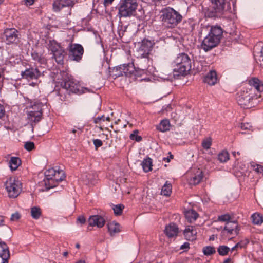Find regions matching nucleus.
<instances>
[{
  "label": "nucleus",
  "instance_id": "obj_36",
  "mask_svg": "<svg viewBox=\"0 0 263 263\" xmlns=\"http://www.w3.org/2000/svg\"><path fill=\"white\" fill-rule=\"evenodd\" d=\"M66 1H54L53 4V9L55 11H59L62 8L65 6Z\"/></svg>",
  "mask_w": 263,
  "mask_h": 263
},
{
  "label": "nucleus",
  "instance_id": "obj_53",
  "mask_svg": "<svg viewBox=\"0 0 263 263\" xmlns=\"http://www.w3.org/2000/svg\"><path fill=\"white\" fill-rule=\"evenodd\" d=\"M34 1H24V4L27 6H31L33 5Z\"/></svg>",
  "mask_w": 263,
  "mask_h": 263
},
{
  "label": "nucleus",
  "instance_id": "obj_14",
  "mask_svg": "<svg viewBox=\"0 0 263 263\" xmlns=\"http://www.w3.org/2000/svg\"><path fill=\"white\" fill-rule=\"evenodd\" d=\"M210 3L209 6L205 8V10L211 13V16H213L215 13L221 12L224 10V1H210Z\"/></svg>",
  "mask_w": 263,
  "mask_h": 263
},
{
  "label": "nucleus",
  "instance_id": "obj_12",
  "mask_svg": "<svg viewBox=\"0 0 263 263\" xmlns=\"http://www.w3.org/2000/svg\"><path fill=\"white\" fill-rule=\"evenodd\" d=\"M139 47L137 49L138 58H146L151 51L153 43L149 40L144 39L141 43H138Z\"/></svg>",
  "mask_w": 263,
  "mask_h": 263
},
{
  "label": "nucleus",
  "instance_id": "obj_49",
  "mask_svg": "<svg viewBox=\"0 0 263 263\" xmlns=\"http://www.w3.org/2000/svg\"><path fill=\"white\" fill-rule=\"evenodd\" d=\"M93 144L96 148L99 147L102 145V142L100 139H95L93 140Z\"/></svg>",
  "mask_w": 263,
  "mask_h": 263
},
{
  "label": "nucleus",
  "instance_id": "obj_60",
  "mask_svg": "<svg viewBox=\"0 0 263 263\" xmlns=\"http://www.w3.org/2000/svg\"><path fill=\"white\" fill-rule=\"evenodd\" d=\"M260 53H261V57L262 58V60H263V48H262Z\"/></svg>",
  "mask_w": 263,
  "mask_h": 263
},
{
  "label": "nucleus",
  "instance_id": "obj_40",
  "mask_svg": "<svg viewBox=\"0 0 263 263\" xmlns=\"http://www.w3.org/2000/svg\"><path fill=\"white\" fill-rule=\"evenodd\" d=\"M124 209V205L122 204H118L114 205L112 209L114 213L116 215H120L122 214L123 210Z\"/></svg>",
  "mask_w": 263,
  "mask_h": 263
},
{
  "label": "nucleus",
  "instance_id": "obj_46",
  "mask_svg": "<svg viewBox=\"0 0 263 263\" xmlns=\"http://www.w3.org/2000/svg\"><path fill=\"white\" fill-rule=\"evenodd\" d=\"M249 241L248 240H245L243 241H241L240 242L237 243L236 244V247L239 248H242L243 247H245L247 244L248 243Z\"/></svg>",
  "mask_w": 263,
  "mask_h": 263
},
{
  "label": "nucleus",
  "instance_id": "obj_37",
  "mask_svg": "<svg viewBox=\"0 0 263 263\" xmlns=\"http://www.w3.org/2000/svg\"><path fill=\"white\" fill-rule=\"evenodd\" d=\"M230 251V249L226 246H220L217 249L219 254L221 256L226 255Z\"/></svg>",
  "mask_w": 263,
  "mask_h": 263
},
{
  "label": "nucleus",
  "instance_id": "obj_4",
  "mask_svg": "<svg viewBox=\"0 0 263 263\" xmlns=\"http://www.w3.org/2000/svg\"><path fill=\"white\" fill-rule=\"evenodd\" d=\"M162 20L166 26L173 28L178 24L182 17L177 11L171 8H167L162 11Z\"/></svg>",
  "mask_w": 263,
  "mask_h": 263
},
{
  "label": "nucleus",
  "instance_id": "obj_39",
  "mask_svg": "<svg viewBox=\"0 0 263 263\" xmlns=\"http://www.w3.org/2000/svg\"><path fill=\"white\" fill-rule=\"evenodd\" d=\"M212 145V139L211 138H206L203 140L202 142V147L208 150L210 148Z\"/></svg>",
  "mask_w": 263,
  "mask_h": 263
},
{
  "label": "nucleus",
  "instance_id": "obj_41",
  "mask_svg": "<svg viewBox=\"0 0 263 263\" xmlns=\"http://www.w3.org/2000/svg\"><path fill=\"white\" fill-rule=\"evenodd\" d=\"M138 131L135 130L130 135V138L133 140H135L137 142H139L142 140V137L138 135Z\"/></svg>",
  "mask_w": 263,
  "mask_h": 263
},
{
  "label": "nucleus",
  "instance_id": "obj_51",
  "mask_svg": "<svg viewBox=\"0 0 263 263\" xmlns=\"http://www.w3.org/2000/svg\"><path fill=\"white\" fill-rule=\"evenodd\" d=\"M190 245L188 242H185L183 245H181L180 247L181 249H187L190 248Z\"/></svg>",
  "mask_w": 263,
  "mask_h": 263
},
{
  "label": "nucleus",
  "instance_id": "obj_42",
  "mask_svg": "<svg viewBox=\"0 0 263 263\" xmlns=\"http://www.w3.org/2000/svg\"><path fill=\"white\" fill-rule=\"evenodd\" d=\"M31 56L34 60L37 61L40 63H43L45 62V59L42 58L37 53L34 52L32 53Z\"/></svg>",
  "mask_w": 263,
  "mask_h": 263
},
{
  "label": "nucleus",
  "instance_id": "obj_5",
  "mask_svg": "<svg viewBox=\"0 0 263 263\" xmlns=\"http://www.w3.org/2000/svg\"><path fill=\"white\" fill-rule=\"evenodd\" d=\"M5 189L10 198H16L22 190L21 181L15 177L8 178L5 183Z\"/></svg>",
  "mask_w": 263,
  "mask_h": 263
},
{
  "label": "nucleus",
  "instance_id": "obj_6",
  "mask_svg": "<svg viewBox=\"0 0 263 263\" xmlns=\"http://www.w3.org/2000/svg\"><path fill=\"white\" fill-rule=\"evenodd\" d=\"M61 74L63 81V84L62 85L65 89L73 93H81V87L77 81L66 72L63 71L61 72Z\"/></svg>",
  "mask_w": 263,
  "mask_h": 263
},
{
  "label": "nucleus",
  "instance_id": "obj_16",
  "mask_svg": "<svg viewBox=\"0 0 263 263\" xmlns=\"http://www.w3.org/2000/svg\"><path fill=\"white\" fill-rule=\"evenodd\" d=\"M203 179V173L202 170L197 168H193L191 170V176L189 179V183L191 185H197Z\"/></svg>",
  "mask_w": 263,
  "mask_h": 263
},
{
  "label": "nucleus",
  "instance_id": "obj_59",
  "mask_svg": "<svg viewBox=\"0 0 263 263\" xmlns=\"http://www.w3.org/2000/svg\"><path fill=\"white\" fill-rule=\"evenodd\" d=\"M8 259H2V263H8Z\"/></svg>",
  "mask_w": 263,
  "mask_h": 263
},
{
  "label": "nucleus",
  "instance_id": "obj_10",
  "mask_svg": "<svg viewBox=\"0 0 263 263\" xmlns=\"http://www.w3.org/2000/svg\"><path fill=\"white\" fill-rule=\"evenodd\" d=\"M138 4L136 1H124L119 10L120 17H127L133 14L137 9Z\"/></svg>",
  "mask_w": 263,
  "mask_h": 263
},
{
  "label": "nucleus",
  "instance_id": "obj_23",
  "mask_svg": "<svg viewBox=\"0 0 263 263\" xmlns=\"http://www.w3.org/2000/svg\"><path fill=\"white\" fill-rule=\"evenodd\" d=\"M165 233L168 237L176 236L178 233V228L174 223H171L165 227Z\"/></svg>",
  "mask_w": 263,
  "mask_h": 263
},
{
  "label": "nucleus",
  "instance_id": "obj_62",
  "mask_svg": "<svg viewBox=\"0 0 263 263\" xmlns=\"http://www.w3.org/2000/svg\"><path fill=\"white\" fill-rule=\"evenodd\" d=\"M77 132H78V131H77V129H73V130H72V132L73 134H75V133H77Z\"/></svg>",
  "mask_w": 263,
  "mask_h": 263
},
{
  "label": "nucleus",
  "instance_id": "obj_11",
  "mask_svg": "<svg viewBox=\"0 0 263 263\" xmlns=\"http://www.w3.org/2000/svg\"><path fill=\"white\" fill-rule=\"evenodd\" d=\"M68 57L72 61L78 62L82 59L84 52L83 47L78 44H70L68 46Z\"/></svg>",
  "mask_w": 263,
  "mask_h": 263
},
{
  "label": "nucleus",
  "instance_id": "obj_45",
  "mask_svg": "<svg viewBox=\"0 0 263 263\" xmlns=\"http://www.w3.org/2000/svg\"><path fill=\"white\" fill-rule=\"evenodd\" d=\"M24 147L26 150L30 151L34 148V144L33 142H27L25 143Z\"/></svg>",
  "mask_w": 263,
  "mask_h": 263
},
{
  "label": "nucleus",
  "instance_id": "obj_29",
  "mask_svg": "<svg viewBox=\"0 0 263 263\" xmlns=\"http://www.w3.org/2000/svg\"><path fill=\"white\" fill-rule=\"evenodd\" d=\"M108 230L110 234L112 235L115 233L120 232V224L115 222H111L108 224Z\"/></svg>",
  "mask_w": 263,
  "mask_h": 263
},
{
  "label": "nucleus",
  "instance_id": "obj_9",
  "mask_svg": "<svg viewBox=\"0 0 263 263\" xmlns=\"http://www.w3.org/2000/svg\"><path fill=\"white\" fill-rule=\"evenodd\" d=\"M19 36V32L16 29L6 28L2 35V39L7 44H17L20 41Z\"/></svg>",
  "mask_w": 263,
  "mask_h": 263
},
{
  "label": "nucleus",
  "instance_id": "obj_22",
  "mask_svg": "<svg viewBox=\"0 0 263 263\" xmlns=\"http://www.w3.org/2000/svg\"><path fill=\"white\" fill-rule=\"evenodd\" d=\"M224 230L230 234L237 235L239 232L238 224L234 221H228L226 223Z\"/></svg>",
  "mask_w": 263,
  "mask_h": 263
},
{
  "label": "nucleus",
  "instance_id": "obj_15",
  "mask_svg": "<svg viewBox=\"0 0 263 263\" xmlns=\"http://www.w3.org/2000/svg\"><path fill=\"white\" fill-rule=\"evenodd\" d=\"M57 170V169L55 168H51L45 172V178L41 183L45 185L46 190L54 187V184L53 182V178Z\"/></svg>",
  "mask_w": 263,
  "mask_h": 263
},
{
  "label": "nucleus",
  "instance_id": "obj_17",
  "mask_svg": "<svg viewBox=\"0 0 263 263\" xmlns=\"http://www.w3.org/2000/svg\"><path fill=\"white\" fill-rule=\"evenodd\" d=\"M197 232L195 226H187L184 230L183 234L186 239L193 241L196 239Z\"/></svg>",
  "mask_w": 263,
  "mask_h": 263
},
{
  "label": "nucleus",
  "instance_id": "obj_25",
  "mask_svg": "<svg viewBox=\"0 0 263 263\" xmlns=\"http://www.w3.org/2000/svg\"><path fill=\"white\" fill-rule=\"evenodd\" d=\"M0 257L2 259H9L10 257L9 248L5 242L0 245Z\"/></svg>",
  "mask_w": 263,
  "mask_h": 263
},
{
  "label": "nucleus",
  "instance_id": "obj_55",
  "mask_svg": "<svg viewBox=\"0 0 263 263\" xmlns=\"http://www.w3.org/2000/svg\"><path fill=\"white\" fill-rule=\"evenodd\" d=\"M4 219L3 217L0 216V226H3L4 224Z\"/></svg>",
  "mask_w": 263,
  "mask_h": 263
},
{
  "label": "nucleus",
  "instance_id": "obj_2",
  "mask_svg": "<svg viewBox=\"0 0 263 263\" xmlns=\"http://www.w3.org/2000/svg\"><path fill=\"white\" fill-rule=\"evenodd\" d=\"M192 60L185 53L179 54L172 62V66L174 68V72H177L175 75H186L191 69Z\"/></svg>",
  "mask_w": 263,
  "mask_h": 263
},
{
  "label": "nucleus",
  "instance_id": "obj_24",
  "mask_svg": "<svg viewBox=\"0 0 263 263\" xmlns=\"http://www.w3.org/2000/svg\"><path fill=\"white\" fill-rule=\"evenodd\" d=\"M250 86H253L258 92L263 91V83L258 79L253 78L249 81Z\"/></svg>",
  "mask_w": 263,
  "mask_h": 263
},
{
  "label": "nucleus",
  "instance_id": "obj_7",
  "mask_svg": "<svg viewBox=\"0 0 263 263\" xmlns=\"http://www.w3.org/2000/svg\"><path fill=\"white\" fill-rule=\"evenodd\" d=\"M43 103L35 101L31 105L30 110L27 111V119L30 122H37L41 120L42 116Z\"/></svg>",
  "mask_w": 263,
  "mask_h": 263
},
{
  "label": "nucleus",
  "instance_id": "obj_56",
  "mask_svg": "<svg viewBox=\"0 0 263 263\" xmlns=\"http://www.w3.org/2000/svg\"><path fill=\"white\" fill-rule=\"evenodd\" d=\"M112 1H104V5L105 6H106V5H107L109 4H111L112 3Z\"/></svg>",
  "mask_w": 263,
  "mask_h": 263
},
{
  "label": "nucleus",
  "instance_id": "obj_30",
  "mask_svg": "<svg viewBox=\"0 0 263 263\" xmlns=\"http://www.w3.org/2000/svg\"><path fill=\"white\" fill-rule=\"evenodd\" d=\"M141 165L145 172L151 171L152 170V159L149 158L144 159Z\"/></svg>",
  "mask_w": 263,
  "mask_h": 263
},
{
  "label": "nucleus",
  "instance_id": "obj_50",
  "mask_svg": "<svg viewBox=\"0 0 263 263\" xmlns=\"http://www.w3.org/2000/svg\"><path fill=\"white\" fill-rule=\"evenodd\" d=\"M77 221L80 222L82 224H83L85 223V222L86 221V219L84 216H81L78 218Z\"/></svg>",
  "mask_w": 263,
  "mask_h": 263
},
{
  "label": "nucleus",
  "instance_id": "obj_20",
  "mask_svg": "<svg viewBox=\"0 0 263 263\" xmlns=\"http://www.w3.org/2000/svg\"><path fill=\"white\" fill-rule=\"evenodd\" d=\"M218 81L217 73L214 70H210L204 78V82L210 86L215 85Z\"/></svg>",
  "mask_w": 263,
  "mask_h": 263
},
{
  "label": "nucleus",
  "instance_id": "obj_34",
  "mask_svg": "<svg viewBox=\"0 0 263 263\" xmlns=\"http://www.w3.org/2000/svg\"><path fill=\"white\" fill-rule=\"evenodd\" d=\"M42 214L41 209L36 206L32 207L31 209V215L33 218L37 219L40 218Z\"/></svg>",
  "mask_w": 263,
  "mask_h": 263
},
{
  "label": "nucleus",
  "instance_id": "obj_32",
  "mask_svg": "<svg viewBox=\"0 0 263 263\" xmlns=\"http://www.w3.org/2000/svg\"><path fill=\"white\" fill-rule=\"evenodd\" d=\"M172 192V185L166 181L165 184L162 186L161 194L165 196L170 195Z\"/></svg>",
  "mask_w": 263,
  "mask_h": 263
},
{
  "label": "nucleus",
  "instance_id": "obj_61",
  "mask_svg": "<svg viewBox=\"0 0 263 263\" xmlns=\"http://www.w3.org/2000/svg\"><path fill=\"white\" fill-rule=\"evenodd\" d=\"M67 255H68V252H64V253H63V255H64V256L66 257V256H67Z\"/></svg>",
  "mask_w": 263,
  "mask_h": 263
},
{
  "label": "nucleus",
  "instance_id": "obj_21",
  "mask_svg": "<svg viewBox=\"0 0 263 263\" xmlns=\"http://www.w3.org/2000/svg\"><path fill=\"white\" fill-rule=\"evenodd\" d=\"M110 122V118L109 117H105L102 116L98 117L94 119V122L97 125V127H99L101 130L104 129H107V126L108 125V122Z\"/></svg>",
  "mask_w": 263,
  "mask_h": 263
},
{
  "label": "nucleus",
  "instance_id": "obj_33",
  "mask_svg": "<svg viewBox=\"0 0 263 263\" xmlns=\"http://www.w3.org/2000/svg\"><path fill=\"white\" fill-rule=\"evenodd\" d=\"M252 222L255 224L259 225L263 222V217L258 213H254L252 216Z\"/></svg>",
  "mask_w": 263,
  "mask_h": 263
},
{
  "label": "nucleus",
  "instance_id": "obj_47",
  "mask_svg": "<svg viewBox=\"0 0 263 263\" xmlns=\"http://www.w3.org/2000/svg\"><path fill=\"white\" fill-rule=\"evenodd\" d=\"M254 170L258 173H261L263 172V167L260 165L256 164L253 166Z\"/></svg>",
  "mask_w": 263,
  "mask_h": 263
},
{
  "label": "nucleus",
  "instance_id": "obj_48",
  "mask_svg": "<svg viewBox=\"0 0 263 263\" xmlns=\"http://www.w3.org/2000/svg\"><path fill=\"white\" fill-rule=\"evenodd\" d=\"M20 218V215L18 212H16L11 215L10 220L11 221H16Z\"/></svg>",
  "mask_w": 263,
  "mask_h": 263
},
{
  "label": "nucleus",
  "instance_id": "obj_38",
  "mask_svg": "<svg viewBox=\"0 0 263 263\" xmlns=\"http://www.w3.org/2000/svg\"><path fill=\"white\" fill-rule=\"evenodd\" d=\"M203 252L205 255H210L216 252L215 249L212 246H206L203 248Z\"/></svg>",
  "mask_w": 263,
  "mask_h": 263
},
{
  "label": "nucleus",
  "instance_id": "obj_13",
  "mask_svg": "<svg viewBox=\"0 0 263 263\" xmlns=\"http://www.w3.org/2000/svg\"><path fill=\"white\" fill-rule=\"evenodd\" d=\"M117 69L120 72L119 74V76L132 77L133 75L137 76V71L132 63L121 65L117 67Z\"/></svg>",
  "mask_w": 263,
  "mask_h": 263
},
{
  "label": "nucleus",
  "instance_id": "obj_27",
  "mask_svg": "<svg viewBox=\"0 0 263 263\" xmlns=\"http://www.w3.org/2000/svg\"><path fill=\"white\" fill-rule=\"evenodd\" d=\"M184 214L186 219L190 223L195 221L198 217L197 213L192 209L185 211Z\"/></svg>",
  "mask_w": 263,
  "mask_h": 263
},
{
  "label": "nucleus",
  "instance_id": "obj_58",
  "mask_svg": "<svg viewBox=\"0 0 263 263\" xmlns=\"http://www.w3.org/2000/svg\"><path fill=\"white\" fill-rule=\"evenodd\" d=\"M237 249H238V248H237V247H236V246L235 245L234 247H233L231 249V251L232 252V251H234L236 250H237Z\"/></svg>",
  "mask_w": 263,
  "mask_h": 263
},
{
  "label": "nucleus",
  "instance_id": "obj_3",
  "mask_svg": "<svg viewBox=\"0 0 263 263\" xmlns=\"http://www.w3.org/2000/svg\"><path fill=\"white\" fill-rule=\"evenodd\" d=\"M257 97L252 89L241 90L237 95L236 100L238 104L242 107L251 108L257 103Z\"/></svg>",
  "mask_w": 263,
  "mask_h": 263
},
{
  "label": "nucleus",
  "instance_id": "obj_28",
  "mask_svg": "<svg viewBox=\"0 0 263 263\" xmlns=\"http://www.w3.org/2000/svg\"><path fill=\"white\" fill-rule=\"evenodd\" d=\"M65 174L63 171L57 169L54 176L53 178V182L54 184V187L56 186L58 182L63 180L65 178Z\"/></svg>",
  "mask_w": 263,
  "mask_h": 263
},
{
  "label": "nucleus",
  "instance_id": "obj_63",
  "mask_svg": "<svg viewBox=\"0 0 263 263\" xmlns=\"http://www.w3.org/2000/svg\"><path fill=\"white\" fill-rule=\"evenodd\" d=\"M164 160H167V162H169L170 161V159L168 158H164L163 159Z\"/></svg>",
  "mask_w": 263,
  "mask_h": 263
},
{
  "label": "nucleus",
  "instance_id": "obj_18",
  "mask_svg": "<svg viewBox=\"0 0 263 263\" xmlns=\"http://www.w3.org/2000/svg\"><path fill=\"white\" fill-rule=\"evenodd\" d=\"M22 75L27 79H37L41 75V72L37 68H31L22 72Z\"/></svg>",
  "mask_w": 263,
  "mask_h": 263
},
{
  "label": "nucleus",
  "instance_id": "obj_8",
  "mask_svg": "<svg viewBox=\"0 0 263 263\" xmlns=\"http://www.w3.org/2000/svg\"><path fill=\"white\" fill-rule=\"evenodd\" d=\"M49 49L52 52L55 61L59 64H63L66 52L60 44L55 41H50L48 44Z\"/></svg>",
  "mask_w": 263,
  "mask_h": 263
},
{
  "label": "nucleus",
  "instance_id": "obj_43",
  "mask_svg": "<svg viewBox=\"0 0 263 263\" xmlns=\"http://www.w3.org/2000/svg\"><path fill=\"white\" fill-rule=\"evenodd\" d=\"M90 174H85L82 176V179L86 183H93L92 178L90 177Z\"/></svg>",
  "mask_w": 263,
  "mask_h": 263
},
{
  "label": "nucleus",
  "instance_id": "obj_57",
  "mask_svg": "<svg viewBox=\"0 0 263 263\" xmlns=\"http://www.w3.org/2000/svg\"><path fill=\"white\" fill-rule=\"evenodd\" d=\"M231 260L230 258H228L224 261L223 263H229L231 262Z\"/></svg>",
  "mask_w": 263,
  "mask_h": 263
},
{
  "label": "nucleus",
  "instance_id": "obj_54",
  "mask_svg": "<svg viewBox=\"0 0 263 263\" xmlns=\"http://www.w3.org/2000/svg\"><path fill=\"white\" fill-rule=\"evenodd\" d=\"M249 126V124H242L241 125V128L242 129H247L248 128V127Z\"/></svg>",
  "mask_w": 263,
  "mask_h": 263
},
{
  "label": "nucleus",
  "instance_id": "obj_35",
  "mask_svg": "<svg viewBox=\"0 0 263 263\" xmlns=\"http://www.w3.org/2000/svg\"><path fill=\"white\" fill-rule=\"evenodd\" d=\"M218 159L220 162H226L229 159V154L227 151H222L219 153Z\"/></svg>",
  "mask_w": 263,
  "mask_h": 263
},
{
  "label": "nucleus",
  "instance_id": "obj_64",
  "mask_svg": "<svg viewBox=\"0 0 263 263\" xmlns=\"http://www.w3.org/2000/svg\"><path fill=\"white\" fill-rule=\"evenodd\" d=\"M77 263H85V262L84 261L80 260L78 262H77Z\"/></svg>",
  "mask_w": 263,
  "mask_h": 263
},
{
  "label": "nucleus",
  "instance_id": "obj_52",
  "mask_svg": "<svg viewBox=\"0 0 263 263\" xmlns=\"http://www.w3.org/2000/svg\"><path fill=\"white\" fill-rule=\"evenodd\" d=\"M4 114V110L2 105H0V118H2Z\"/></svg>",
  "mask_w": 263,
  "mask_h": 263
},
{
  "label": "nucleus",
  "instance_id": "obj_44",
  "mask_svg": "<svg viewBox=\"0 0 263 263\" xmlns=\"http://www.w3.org/2000/svg\"><path fill=\"white\" fill-rule=\"evenodd\" d=\"M231 219V217L229 214H224L219 216L218 217V220L221 221L226 222L230 221V220Z\"/></svg>",
  "mask_w": 263,
  "mask_h": 263
},
{
  "label": "nucleus",
  "instance_id": "obj_31",
  "mask_svg": "<svg viewBox=\"0 0 263 263\" xmlns=\"http://www.w3.org/2000/svg\"><path fill=\"white\" fill-rule=\"evenodd\" d=\"M170 122L168 120H163L157 127V129L161 132H164L170 129Z\"/></svg>",
  "mask_w": 263,
  "mask_h": 263
},
{
  "label": "nucleus",
  "instance_id": "obj_19",
  "mask_svg": "<svg viewBox=\"0 0 263 263\" xmlns=\"http://www.w3.org/2000/svg\"><path fill=\"white\" fill-rule=\"evenodd\" d=\"M88 222L90 226L102 228L104 226L105 221L104 218L101 216L93 215L89 217Z\"/></svg>",
  "mask_w": 263,
  "mask_h": 263
},
{
  "label": "nucleus",
  "instance_id": "obj_1",
  "mask_svg": "<svg viewBox=\"0 0 263 263\" xmlns=\"http://www.w3.org/2000/svg\"><path fill=\"white\" fill-rule=\"evenodd\" d=\"M222 33V29L220 26H210L208 34L202 41L201 48L205 51H208L216 47L220 42Z\"/></svg>",
  "mask_w": 263,
  "mask_h": 263
},
{
  "label": "nucleus",
  "instance_id": "obj_26",
  "mask_svg": "<svg viewBox=\"0 0 263 263\" xmlns=\"http://www.w3.org/2000/svg\"><path fill=\"white\" fill-rule=\"evenodd\" d=\"M21 164V160L18 157H11L9 161V167L11 171H15Z\"/></svg>",
  "mask_w": 263,
  "mask_h": 263
}]
</instances>
